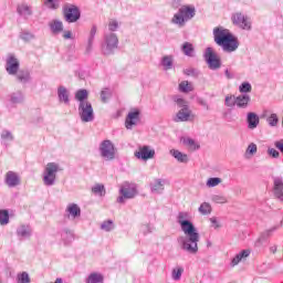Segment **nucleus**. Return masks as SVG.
Returning a JSON list of instances; mask_svg holds the SVG:
<instances>
[{
  "mask_svg": "<svg viewBox=\"0 0 283 283\" xmlns=\"http://www.w3.org/2000/svg\"><path fill=\"white\" fill-rule=\"evenodd\" d=\"M189 212H179L177 214V222L181 227V231L186 237H179L178 243L180 244L182 251L189 253L190 255H196L198 253V242H200V233L196 226L189 221Z\"/></svg>",
  "mask_w": 283,
  "mask_h": 283,
  "instance_id": "1",
  "label": "nucleus"
},
{
  "mask_svg": "<svg viewBox=\"0 0 283 283\" xmlns=\"http://www.w3.org/2000/svg\"><path fill=\"white\" fill-rule=\"evenodd\" d=\"M214 43L222 48L223 52H235L238 50V39L231 34L228 29L223 27H217L213 29Z\"/></svg>",
  "mask_w": 283,
  "mask_h": 283,
  "instance_id": "2",
  "label": "nucleus"
},
{
  "mask_svg": "<svg viewBox=\"0 0 283 283\" xmlns=\"http://www.w3.org/2000/svg\"><path fill=\"white\" fill-rule=\"evenodd\" d=\"M193 17H196V7L182 6L179 8L178 12L174 14L170 23H172V25H177V28H185V25H187V21H191Z\"/></svg>",
  "mask_w": 283,
  "mask_h": 283,
  "instance_id": "3",
  "label": "nucleus"
},
{
  "mask_svg": "<svg viewBox=\"0 0 283 283\" xmlns=\"http://www.w3.org/2000/svg\"><path fill=\"white\" fill-rule=\"evenodd\" d=\"M63 171V168L56 163L46 164L43 174L42 181L45 187H54L56 185V174Z\"/></svg>",
  "mask_w": 283,
  "mask_h": 283,
  "instance_id": "4",
  "label": "nucleus"
},
{
  "mask_svg": "<svg viewBox=\"0 0 283 283\" xmlns=\"http://www.w3.org/2000/svg\"><path fill=\"white\" fill-rule=\"evenodd\" d=\"M118 50V35L112 32H105L102 42V53L104 56H112Z\"/></svg>",
  "mask_w": 283,
  "mask_h": 283,
  "instance_id": "5",
  "label": "nucleus"
},
{
  "mask_svg": "<svg viewBox=\"0 0 283 283\" xmlns=\"http://www.w3.org/2000/svg\"><path fill=\"white\" fill-rule=\"evenodd\" d=\"M174 102L176 103L177 107H179V111L174 118L175 123H187V120L191 118V109L189 108V103L187 99L180 96H176Z\"/></svg>",
  "mask_w": 283,
  "mask_h": 283,
  "instance_id": "6",
  "label": "nucleus"
},
{
  "mask_svg": "<svg viewBox=\"0 0 283 283\" xmlns=\"http://www.w3.org/2000/svg\"><path fill=\"white\" fill-rule=\"evenodd\" d=\"M138 196V189L134 184L124 182L119 188V197H117V202L119 205H125L126 200H132Z\"/></svg>",
  "mask_w": 283,
  "mask_h": 283,
  "instance_id": "7",
  "label": "nucleus"
},
{
  "mask_svg": "<svg viewBox=\"0 0 283 283\" xmlns=\"http://www.w3.org/2000/svg\"><path fill=\"white\" fill-rule=\"evenodd\" d=\"M98 151L103 160L112 161L116 159V146L109 139H105L99 144Z\"/></svg>",
  "mask_w": 283,
  "mask_h": 283,
  "instance_id": "8",
  "label": "nucleus"
},
{
  "mask_svg": "<svg viewBox=\"0 0 283 283\" xmlns=\"http://www.w3.org/2000/svg\"><path fill=\"white\" fill-rule=\"evenodd\" d=\"M63 17L66 23H76L81 19V9L76 4L66 3L63 6Z\"/></svg>",
  "mask_w": 283,
  "mask_h": 283,
  "instance_id": "9",
  "label": "nucleus"
},
{
  "mask_svg": "<svg viewBox=\"0 0 283 283\" xmlns=\"http://www.w3.org/2000/svg\"><path fill=\"white\" fill-rule=\"evenodd\" d=\"M77 112L82 123H92L94 120V107L91 102L78 104Z\"/></svg>",
  "mask_w": 283,
  "mask_h": 283,
  "instance_id": "10",
  "label": "nucleus"
},
{
  "mask_svg": "<svg viewBox=\"0 0 283 283\" xmlns=\"http://www.w3.org/2000/svg\"><path fill=\"white\" fill-rule=\"evenodd\" d=\"M203 56L209 70H220L222 67V62L213 51V48H207Z\"/></svg>",
  "mask_w": 283,
  "mask_h": 283,
  "instance_id": "11",
  "label": "nucleus"
},
{
  "mask_svg": "<svg viewBox=\"0 0 283 283\" xmlns=\"http://www.w3.org/2000/svg\"><path fill=\"white\" fill-rule=\"evenodd\" d=\"M232 23L233 25H237L241 30H247L248 32L251 31L252 28L251 18L241 12H237L232 15Z\"/></svg>",
  "mask_w": 283,
  "mask_h": 283,
  "instance_id": "12",
  "label": "nucleus"
},
{
  "mask_svg": "<svg viewBox=\"0 0 283 283\" xmlns=\"http://www.w3.org/2000/svg\"><path fill=\"white\" fill-rule=\"evenodd\" d=\"M21 69V62L14 54H9L6 59V72L9 76H14Z\"/></svg>",
  "mask_w": 283,
  "mask_h": 283,
  "instance_id": "13",
  "label": "nucleus"
},
{
  "mask_svg": "<svg viewBox=\"0 0 283 283\" xmlns=\"http://www.w3.org/2000/svg\"><path fill=\"white\" fill-rule=\"evenodd\" d=\"M138 120H140V111H130L125 119L126 129H134L135 125H138Z\"/></svg>",
  "mask_w": 283,
  "mask_h": 283,
  "instance_id": "14",
  "label": "nucleus"
},
{
  "mask_svg": "<svg viewBox=\"0 0 283 283\" xmlns=\"http://www.w3.org/2000/svg\"><path fill=\"white\" fill-rule=\"evenodd\" d=\"M13 76H15V81L22 85H28V83L32 82V74L28 69H19L17 74H13Z\"/></svg>",
  "mask_w": 283,
  "mask_h": 283,
  "instance_id": "15",
  "label": "nucleus"
},
{
  "mask_svg": "<svg viewBox=\"0 0 283 283\" xmlns=\"http://www.w3.org/2000/svg\"><path fill=\"white\" fill-rule=\"evenodd\" d=\"M135 156L142 160H149L156 156V150L151 149L149 146H143L135 153Z\"/></svg>",
  "mask_w": 283,
  "mask_h": 283,
  "instance_id": "16",
  "label": "nucleus"
},
{
  "mask_svg": "<svg viewBox=\"0 0 283 283\" xmlns=\"http://www.w3.org/2000/svg\"><path fill=\"white\" fill-rule=\"evenodd\" d=\"M4 182L10 188L19 187V185H21V177L19 176V174L10 170L4 176Z\"/></svg>",
  "mask_w": 283,
  "mask_h": 283,
  "instance_id": "17",
  "label": "nucleus"
},
{
  "mask_svg": "<svg viewBox=\"0 0 283 283\" xmlns=\"http://www.w3.org/2000/svg\"><path fill=\"white\" fill-rule=\"evenodd\" d=\"M273 193L274 197L283 202V178L282 177H274L273 179Z\"/></svg>",
  "mask_w": 283,
  "mask_h": 283,
  "instance_id": "18",
  "label": "nucleus"
},
{
  "mask_svg": "<svg viewBox=\"0 0 283 283\" xmlns=\"http://www.w3.org/2000/svg\"><path fill=\"white\" fill-rule=\"evenodd\" d=\"M17 235L20 240H29V238H32V228L28 224H21L17 229Z\"/></svg>",
  "mask_w": 283,
  "mask_h": 283,
  "instance_id": "19",
  "label": "nucleus"
},
{
  "mask_svg": "<svg viewBox=\"0 0 283 283\" xmlns=\"http://www.w3.org/2000/svg\"><path fill=\"white\" fill-rule=\"evenodd\" d=\"M180 143H182L188 151H197V149H200V144H198L191 137H181Z\"/></svg>",
  "mask_w": 283,
  "mask_h": 283,
  "instance_id": "20",
  "label": "nucleus"
},
{
  "mask_svg": "<svg viewBox=\"0 0 283 283\" xmlns=\"http://www.w3.org/2000/svg\"><path fill=\"white\" fill-rule=\"evenodd\" d=\"M250 103H251V95L241 94V95L237 96L235 106L239 109H247V107H249Z\"/></svg>",
  "mask_w": 283,
  "mask_h": 283,
  "instance_id": "21",
  "label": "nucleus"
},
{
  "mask_svg": "<svg viewBox=\"0 0 283 283\" xmlns=\"http://www.w3.org/2000/svg\"><path fill=\"white\" fill-rule=\"evenodd\" d=\"M150 191L157 195L163 193L165 191V179H155L150 182Z\"/></svg>",
  "mask_w": 283,
  "mask_h": 283,
  "instance_id": "22",
  "label": "nucleus"
},
{
  "mask_svg": "<svg viewBox=\"0 0 283 283\" xmlns=\"http://www.w3.org/2000/svg\"><path fill=\"white\" fill-rule=\"evenodd\" d=\"M247 123L249 129H255L258 128V125H260V116L253 112H250L247 115Z\"/></svg>",
  "mask_w": 283,
  "mask_h": 283,
  "instance_id": "23",
  "label": "nucleus"
},
{
  "mask_svg": "<svg viewBox=\"0 0 283 283\" xmlns=\"http://www.w3.org/2000/svg\"><path fill=\"white\" fill-rule=\"evenodd\" d=\"M170 156L177 160V163L187 164L189 163V156L178 149H170L169 150Z\"/></svg>",
  "mask_w": 283,
  "mask_h": 283,
  "instance_id": "24",
  "label": "nucleus"
},
{
  "mask_svg": "<svg viewBox=\"0 0 283 283\" xmlns=\"http://www.w3.org/2000/svg\"><path fill=\"white\" fill-rule=\"evenodd\" d=\"M57 98L60 103H64V105H70V91H67L65 86H60L57 88Z\"/></svg>",
  "mask_w": 283,
  "mask_h": 283,
  "instance_id": "25",
  "label": "nucleus"
},
{
  "mask_svg": "<svg viewBox=\"0 0 283 283\" xmlns=\"http://www.w3.org/2000/svg\"><path fill=\"white\" fill-rule=\"evenodd\" d=\"M66 213H69V218L71 217L73 220L81 218V208L76 203H69L66 207Z\"/></svg>",
  "mask_w": 283,
  "mask_h": 283,
  "instance_id": "26",
  "label": "nucleus"
},
{
  "mask_svg": "<svg viewBox=\"0 0 283 283\" xmlns=\"http://www.w3.org/2000/svg\"><path fill=\"white\" fill-rule=\"evenodd\" d=\"M249 255H251V251L250 250H243L241 252H239L231 261V266H238V264H240V262H242V260H247V258H249Z\"/></svg>",
  "mask_w": 283,
  "mask_h": 283,
  "instance_id": "27",
  "label": "nucleus"
},
{
  "mask_svg": "<svg viewBox=\"0 0 283 283\" xmlns=\"http://www.w3.org/2000/svg\"><path fill=\"white\" fill-rule=\"evenodd\" d=\"M275 231H277V226H274V227L263 231L261 233V235L259 237L256 244H262L263 242H266V240H269V238H271V235H273V233H275Z\"/></svg>",
  "mask_w": 283,
  "mask_h": 283,
  "instance_id": "28",
  "label": "nucleus"
},
{
  "mask_svg": "<svg viewBox=\"0 0 283 283\" xmlns=\"http://www.w3.org/2000/svg\"><path fill=\"white\" fill-rule=\"evenodd\" d=\"M24 101L25 95L21 91H17L10 95V103H12V105H21Z\"/></svg>",
  "mask_w": 283,
  "mask_h": 283,
  "instance_id": "29",
  "label": "nucleus"
},
{
  "mask_svg": "<svg viewBox=\"0 0 283 283\" xmlns=\"http://www.w3.org/2000/svg\"><path fill=\"white\" fill-rule=\"evenodd\" d=\"M52 34H61L63 32V22L61 20H52L49 22Z\"/></svg>",
  "mask_w": 283,
  "mask_h": 283,
  "instance_id": "30",
  "label": "nucleus"
},
{
  "mask_svg": "<svg viewBox=\"0 0 283 283\" xmlns=\"http://www.w3.org/2000/svg\"><path fill=\"white\" fill-rule=\"evenodd\" d=\"M88 96H90V93L87 92V90H78L75 93V101L78 102V105L83 103H90V101H87Z\"/></svg>",
  "mask_w": 283,
  "mask_h": 283,
  "instance_id": "31",
  "label": "nucleus"
},
{
  "mask_svg": "<svg viewBox=\"0 0 283 283\" xmlns=\"http://www.w3.org/2000/svg\"><path fill=\"white\" fill-rule=\"evenodd\" d=\"M211 202L214 205H228L229 203V198L222 193H217L211 196Z\"/></svg>",
  "mask_w": 283,
  "mask_h": 283,
  "instance_id": "32",
  "label": "nucleus"
},
{
  "mask_svg": "<svg viewBox=\"0 0 283 283\" xmlns=\"http://www.w3.org/2000/svg\"><path fill=\"white\" fill-rule=\"evenodd\" d=\"M161 65L166 72L169 70H172L174 69V56H171V55L164 56L161 59Z\"/></svg>",
  "mask_w": 283,
  "mask_h": 283,
  "instance_id": "33",
  "label": "nucleus"
},
{
  "mask_svg": "<svg viewBox=\"0 0 283 283\" xmlns=\"http://www.w3.org/2000/svg\"><path fill=\"white\" fill-rule=\"evenodd\" d=\"M91 191L92 193H94L95 196H99L101 198H103V196H105L106 193L105 186L103 184L94 185Z\"/></svg>",
  "mask_w": 283,
  "mask_h": 283,
  "instance_id": "34",
  "label": "nucleus"
},
{
  "mask_svg": "<svg viewBox=\"0 0 283 283\" xmlns=\"http://www.w3.org/2000/svg\"><path fill=\"white\" fill-rule=\"evenodd\" d=\"M179 92L184 94H189V92H193V85L189 83V81H182L179 83Z\"/></svg>",
  "mask_w": 283,
  "mask_h": 283,
  "instance_id": "35",
  "label": "nucleus"
},
{
  "mask_svg": "<svg viewBox=\"0 0 283 283\" xmlns=\"http://www.w3.org/2000/svg\"><path fill=\"white\" fill-rule=\"evenodd\" d=\"M218 185H222V178L220 177H210L206 182L209 189H213V187H218Z\"/></svg>",
  "mask_w": 283,
  "mask_h": 283,
  "instance_id": "36",
  "label": "nucleus"
},
{
  "mask_svg": "<svg viewBox=\"0 0 283 283\" xmlns=\"http://www.w3.org/2000/svg\"><path fill=\"white\" fill-rule=\"evenodd\" d=\"M104 279L99 273H91L86 280V283H103Z\"/></svg>",
  "mask_w": 283,
  "mask_h": 283,
  "instance_id": "37",
  "label": "nucleus"
},
{
  "mask_svg": "<svg viewBox=\"0 0 283 283\" xmlns=\"http://www.w3.org/2000/svg\"><path fill=\"white\" fill-rule=\"evenodd\" d=\"M0 138L3 143H12V140H14V135H12V132L4 129L1 132Z\"/></svg>",
  "mask_w": 283,
  "mask_h": 283,
  "instance_id": "38",
  "label": "nucleus"
},
{
  "mask_svg": "<svg viewBox=\"0 0 283 283\" xmlns=\"http://www.w3.org/2000/svg\"><path fill=\"white\" fill-rule=\"evenodd\" d=\"M181 50L186 56H193V44L185 42L181 46Z\"/></svg>",
  "mask_w": 283,
  "mask_h": 283,
  "instance_id": "39",
  "label": "nucleus"
},
{
  "mask_svg": "<svg viewBox=\"0 0 283 283\" xmlns=\"http://www.w3.org/2000/svg\"><path fill=\"white\" fill-rule=\"evenodd\" d=\"M211 211H212V208H211V203L209 202H203L199 207V213H201V216H209Z\"/></svg>",
  "mask_w": 283,
  "mask_h": 283,
  "instance_id": "40",
  "label": "nucleus"
},
{
  "mask_svg": "<svg viewBox=\"0 0 283 283\" xmlns=\"http://www.w3.org/2000/svg\"><path fill=\"white\" fill-rule=\"evenodd\" d=\"M252 90H253V86H251V83L249 82H242L239 86L240 94H250Z\"/></svg>",
  "mask_w": 283,
  "mask_h": 283,
  "instance_id": "41",
  "label": "nucleus"
},
{
  "mask_svg": "<svg viewBox=\"0 0 283 283\" xmlns=\"http://www.w3.org/2000/svg\"><path fill=\"white\" fill-rule=\"evenodd\" d=\"M10 222V212L8 210H0V224L4 227Z\"/></svg>",
  "mask_w": 283,
  "mask_h": 283,
  "instance_id": "42",
  "label": "nucleus"
},
{
  "mask_svg": "<svg viewBox=\"0 0 283 283\" xmlns=\"http://www.w3.org/2000/svg\"><path fill=\"white\" fill-rule=\"evenodd\" d=\"M266 123L269 124L270 127H277L280 123V118L277 117V114L272 113L268 118Z\"/></svg>",
  "mask_w": 283,
  "mask_h": 283,
  "instance_id": "43",
  "label": "nucleus"
},
{
  "mask_svg": "<svg viewBox=\"0 0 283 283\" xmlns=\"http://www.w3.org/2000/svg\"><path fill=\"white\" fill-rule=\"evenodd\" d=\"M19 14L22 17H30L32 14V9L28 4H21L18 7Z\"/></svg>",
  "mask_w": 283,
  "mask_h": 283,
  "instance_id": "44",
  "label": "nucleus"
},
{
  "mask_svg": "<svg viewBox=\"0 0 283 283\" xmlns=\"http://www.w3.org/2000/svg\"><path fill=\"white\" fill-rule=\"evenodd\" d=\"M182 273H185V269L182 268H176L171 272V277L175 280V282H178L180 277H182Z\"/></svg>",
  "mask_w": 283,
  "mask_h": 283,
  "instance_id": "45",
  "label": "nucleus"
},
{
  "mask_svg": "<svg viewBox=\"0 0 283 283\" xmlns=\"http://www.w3.org/2000/svg\"><path fill=\"white\" fill-rule=\"evenodd\" d=\"M237 96L235 95H227L224 99L226 107H235Z\"/></svg>",
  "mask_w": 283,
  "mask_h": 283,
  "instance_id": "46",
  "label": "nucleus"
},
{
  "mask_svg": "<svg viewBox=\"0 0 283 283\" xmlns=\"http://www.w3.org/2000/svg\"><path fill=\"white\" fill-rule=\"evenodd\" d=\"M101 229H102V231H106V232L113 231V229H114V221H112V220L104 221L101 224Z\"/></svg>",
  "mask_w": 283,
  "mask_h": 283,
  "instance_id": "47",
  "label": "nucleus"
},
{
  "mask_svg": "<svg viewBox=\"0 0 283 283\" xmlns=\"http://www.w3.org/2000/svg\"><path fill=\"white\" fill-rule=\"evenodd\" d=\"M112 98V91L109 88L103 90L101 92V101L102 103H107Z\"/></svg>",
  "mask_w": 283,
  "mask_h": 283,
  "instance_id": "48",
  "label": "nucleus"
},
{
  "mask_svg": "<svg viewBox=\"0 0 283 283\" xmlns=\"http://www.w3.org/2000/svg\"><path fill=\"white\" fill-rule=\"evenodd\" d=\"M118 28H119L118 22L115 19H111L108 21V31H106V32L114 33V32H116V30H118Z\"/></svg>",
  "mask_w": 283,
  "mask_h": 283,
  "instance_id": "49",
  "label": "nucleus"
},
{
  "mask_svg": "<svg viewBox=\"0 0 283 283\" xmlns=\"http://www.w3.org/2000/svg\"><path fill=\"white\" fill-rule=\"evenodd\" d=\"M20 39H22V41L29 42V41H32L34 39V35H33L32 32L22 31L20 33Z\"/></svg>",
  "mask_w": 283,
  "mask_h": 283,
  "instance_id": "50",
  "label": "nucleus"
},
{
  "mask_svg": "<svg viewBox=\"0 0 283 283\" xmlns=\"http://www.w3.org/2000/svg\"><path fill=\"white\" fill-rule=\"evenodd\" d=\"M19 283H30V274L28 272H22L18 275Z\"/></svg>",
  "mask_w": 283,
  "mask_h": 283,
  "instance_id": "51",
  "label": "nucleus"
},
{
  "mask_svg": "<svg viewBox=\"0 0 283 283\" xmlns=\"http://www.w3.org/2000/svg\"><path fill=\"white\" fill-rule=\"evenodd\" d=\"M44 3L49 8V10H59V2L54 0H45Z\"/></svg>",
  "mask_w": 283,
  "mask_h": 283,
  "instance_id": "52",
  "label": "nucleus"
},
{
  "mask_svg": "<svg viewBox=\"0 0 283 283\" xmlns=\"http://www.w3.org/2000/svg\"><path fill=\"white\" fill-rule=\"evenodd\" d=\"M245 154H250V156H254V154H258V145L251 143L247 150H245Z\"/></svg>",
  "mask_w": 283,
  "mask_h": 283,
  "instance_id": "53",
  "label": "nucleus"
},
{
  "mask_svg": "<svg viewBox=\"0 0 283 283\" xmlns=\"http://www.w3.org/2000/svg\"><path fill=\"white\" fill-rule=\"evenodd\" d=\"M185 74L187 76H200V71L196 70V69H187L185 71Z\"/></svg>",
  "mask_w": 283,
  "mask_h": 283,
  "instance_id": "54",
  "label": "nucleus"
},
{
  "mask_svg": "<svg viewBox=\"0 0 283 283\" xmlns=\"http://www.w3.org/2000/svg\"><path fill=\"white\" fill-rule=\"evenodd\" d=\"M140 231L144 235H147V233H151V226H149V223H144L142 224Z\"/></svg>",
  "mask_w": 283,
  "mask_h": 283,
  "instance_id": "55",
  "label": "nucleus"
},
{
  "mask_svg": "<svg viewBox=\"0 0 283 283\" xmlns=\"http://www.w3.org/2000/svg\"><path fill=\"white\" fill-rule=\"evenodd\" d=\"M94 39L96 38L88 35L86 52H92V48H94Z\"/></svg>",
  "mask_w": 283,
  "mask_h": 283,
  "instance_id": "56",
  "label": "nucleus"
},
{
  "mask_svg": "<svg viewBox=\"0 0 283 283\" xmlns=\"http://www.w3.org/2000/svg\"><path fill=\"white\" fill-rule=\"evenodd\" d=\"M268 154H269V156H272L273 158H280V151L275 150V148H269Z\"/></svg>",
  "mask_w": 283,
  "mask_h": 283,
  "instance_id": "57",
  "label": "nucleus"
},
{
  "mask_svg": "<svg viewBox=\"0 0 283 283\" xmlns=\"http://www.w3.org/2000/svg\"><path fill=\"white\" fill-rule=\"evenodd\" d=\"M274 147H276V149H279V151H281V154H283V139L275 142Z\"/></svg>",
  "mask_w": 283,
  "mask_h": 283,
  "instance_id": "58",
  "label": "nucleus"
},
{
  "mask_svg": "<svg viewBox=\"0 0 283 283\" xmlns=\"http://www.w3.org/2000/svg\"><path fill=\"white\" fill-rule=\"evenodd\" d=\"M98 31V28L96 27V24H93L90 31L88 36H93L96 38V32Z\"/></svg>",
  "mask_w": 283,
  "mask_h": 283,
  "instance_id": "59",
  "label": "nucleus"
},
{
  "mask_svg": "<svg viewBox=\"0 0 283 283\" xmlns=\"http://www.w3.org/2000/svg\"><path fill=\"white\" fill-rule=\"evenodd\" d=\"M199 105H201V107H205L206 109H209V104L207 103V101L199 98L198 99Z\"/></svg>",
  "mask_w": 283,
  "mask_h": 283,
  "instance_id": "60",
  "label": "nucleus"
},
{
  "mask_svg": "<svg viewBox=\"0 0 283 283\" xmlns=\"http://www.w3.org/2000/svg\"><path fill=\"white\" fill-rule=\"evenodd\" d=\"M210 222L212 227H214V229H218L220 227V224L218 223V219H216L214 217L210 218Z\"/></svg>",
  "mask_w": 283,
  "mask_h": 283,
  "instance_id": "61",
  "label": "nucleus"
},
{
  "mask_svg": "<svg viewBox=\"0 0 283 283\" xmlns=\"http://www.w3.org/2000/svg\"><path fill=\"white\" fill-rule=\"evenodd\" d=\"M63 39H72V31L64 32Z\"/></svg>",
  "mask_w": 283,
  "mask_h": 283,
  "instance_id": "62",
  "label": "nucleus"
},
{
  "mask_svg": "<svg viewBox=\"0 0 283 283\" xmlns=\"http://www.w3.org/2000/svg\"><path fill=\"white\" fill-rule=\"evenodd\" d=\"M270 253H277V245L270 247Z\"/></svg>",
  "mask_w": 283,
  "mask_h": 283,
  "instance_id": "63",
  "label": "nucleus"
},
{
  "mask_svg": "<svg viewBox=\"0 0 283 283\" xmlns=\"http://www.w3.org/2000/svg\"><path fill=\"white\" fill-rule=\"evenodd\" d=\"M226 76H227V78H233V76L231 75V73L229 72V70H226Z\"/></svg>",
  "mask_w": 283,
  "mask_h": 283,
  "instance_id": "64",
  "label": "nucleus"
}]
</instances>
